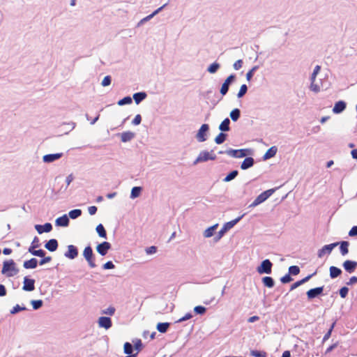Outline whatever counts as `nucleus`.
<instances>
[{"label": "nucleus", "mask_w": 357, "mask_h": 357, "mask_svg": "<svg viewBox=\"0 0 357 357\" xmlns=\"http://www.w3.org/2000/svg\"><path fill=\"white\" fill-rule=\"evenodd\" d=\"M335 324H336V321H334L331 324L330 328L328 329V331H327V333L324 335V336L323 337V340H322L323 342H326V340H328L330 338L332 331L335 326Z\"/></svg>", "instance_id": "obj_47"}, {"label": "nucleus", "mask_w": 357, "mask_h": 357, "mask_svg": "<svg viewBox=\"0 0 357 357\" xmlns=\"http://www.w3.org/2000/svg\"><path fill=\"white\" fill-rule=\"evenodd\" d=\"M96 230L100 237L107 238V232L104 226L102 224L98 225L96 228Z\"/></svg>", "instance_id": "obj_34"}, {"label": "nucleus", "mask_w": 357, "mask_h": 357, "mask_svg": "<svg viewBox=\"0 0 357 357\" xmlns=\"http://www.w3.org/2000/svg\"><path fill=\"white\" fill-rule=\"evenodd\" d=\"M153 18L152 15L150 14L147 15L146 17L142 19L137 24V27L141 26L142 24H144L145 22L149 21Z\"/></svg>", "instance_id": "obj_57"}, {"label": "nucleus", "mask_w": 357, "mask_h": 357, "mask_svg": "<svg viewBox=\"0 0 357 357\" xmlns=\"http://www.w3.org/2000/svg\"><path fill=\"white\" fill-rule=\"evenodd\" d=\"M35 229L39 234H41L44 232H50L52 230V225L50 222H46L44 225H36Z\"/></svg>", "instance_id": "obj_17"}, {"label": "nucleus", "mask_w": 357, "mask_h": 357, "mask_svg": "<svg viewBox=\"0 0 357 357\" xmlns=\"http://www.w3.org/2000/svg\"><path fill=\"white\" fill-rule=\"evenodd\" d=\"M349 288L347 287H342L339 289V294L341 298H345L349 293Z\"/></svg>", "instance_id": "obj_50"}, {"label": "nucleus", "mask_w": 357, "mask_h": 357, "mask_svg": "<svg viewBox=\"0 0 357 357\" xmlns=\"http://www.w3.org/2000/svg\"><path fill=\"white\" fill-rule=\"evenodd\" d=\"M31 303L33 310H38L43 306V301L42 300H32Z\"/></svg>", "instance_id": "obj_48"}, {"label": "nucleus", "mask_w": 357, "mask_h": 357, "mask_svg": "<svg viewBox=\"0 0 357 357\" xmlns=\"http://www.w3.org/2000/svg\"><path fill=\"white\" fill-rule=\"evenodd\" d=\"M62 156V153L47 154L43 156V160L45 163H51L60 159Z\"/></svg>", "instance_id": "obj_16"}, {"label": "nucleus", "mask_w": 357, "mask_h": 357, "mask_svg": "<svg viewBox=\"0 0 357 357\" xmlns=\"http://www.w3.org/2000/svg\"><path fill=\"white\" fill-rule=\"evenodd\" d=\"M147 97V94L144 91L137 92L133 94V99L137 105H139L141 102L145 100Z\"/></svg>", "instance_id": "obj_22"}, {"label": "nucleus", "mask_w": 357, "mask_h": 357, "mask_svg": "<svg viewBox=\"0 0 357 357\" xmlns=\"http://www.w3.org/2000/svg\"><path fill=\"white\" fill-rule=\"evenodd\" d=\"M19 272L16 268V264L13 259L6 260L3 264L1 273L7 277H13Z\"/></svg>", "instance_id": "obj_2"}, {"label": "nucleus", "mask_w": 357, "mask_h": 357, "mask_svg": "<svg viewBox=\"0 0 357 357\" xmlns=\"http://www.w3.org/2000/svg\"><path fill=\"white\" fill-rule=\"evenodd\" d=\"M111 82H112V77H111V76L110 75H107V76H105L103 78V79H102V81L101 82V85L102 86H107L111 84Z\"/></svg>", "instance_id": "obj_55"}, {"label": "nucleus", "mask_w": 357, "mask_h": 357, "mask_svg": "<svg viewBox=\"0 0 357 357\" xmlns=\"http://www.w3.org/2000/svg\"><path fill=\"white\" fill-rule=\"evenodd\" d=\"M216 156H210V153L206 151H202L199 153L196 160L193 162V165H195L199 162H206L209 160H215Z\"/></svg>", "instance_id": "obj_8"}, {"label": "nucleus", "mask_w": 357, "mask_h": 357, "mask_svg": "<svg viewBox=\"0 0 357 357\" xmlns=\"http://www.w3.org/2000/svg\"><path fill=\"white\" fill-rule=\"evenodd\" d=\"M114 268H115V266H114V264H113V262L112 261H107L102 266V268L105 269V270L113 269Z\"/></svg>", "instance_id": "obj_58"}, {"label": "nucleus", "mask_w": 357, "mask_h": 357, "mask_svg": "<svg viewBox=\"0 0 357 357\" xmlns=\"http://www.w3.org/2000/svg\"><path fill=\"white\" fill-rule=\"evenodd\" d=\"M338 245H340V251L342 255L344 256L349 252V243L346 241H342L340 242H337Z\"/></svg>", "instance_id": "obj_26"}, {"label": "nucleus", "mask_w": 357, "mask_h": 357, "mask_svg": "<svg viewBox=\"0 0 357 357\" xmlns=\"http://www.w3.org/2000/svg\"><path fill=\"white\" fill-rule=\"evenodd\" d=\"M209 131L208 124L204 123L201 126L196 135V139L199 142H204L208 139V133Z\"/></svg>", "instance_id": "obj_7"}, {"label": "nucleus", "mask_w": 357, "mask_h": 357, "mask_svg": "<svg viewBox=\"0 0 357 357\" xmlns=\"http://www.w3.org/2000/svg\"><path fill=\"white\" fill-rule=\"evenodd\" d=\"M342 266L347 273H352L357 268V261L348 259L344 261Z\"/></svg>", "instance_id": "obj_14"}, {"label": "nucleus", "mask_w": 357, "mask_h": 357, "mask_svg": "<svg viewBox=\"0 0 357 357\" xmlns=\"http://www.w3.org/2000/svg\"><path fill=\"white\" fill-rule=\"evenodd\" d=\"M300 273V268L298 266H291L289 267L288 273L290 275H297Z\"/></svg>", "instance_id": "obj_44"}, {"label": "nucleus", "mask_w": 357, "mask_h": 357, "mask_svg": "<svg viewBox=\"0 0 357 357\" xmlns=\"http://www.w3.org/2000/svg\"><path fill=\"white\" fill-rule=\"evenodd\" d=\"M157 247L155 245H152L150 247H148L145 249V252L147 255H153L155 254L157 252Z\"/></svg>", "instance_id": "obj_56"}, {"label": "nucleus", "mask_w": 357, "mask_h": 357, "mask_svg": "<svg viewBox=\"0 0 357 357\" xmlns=\"http://www.w3.org/2000/svg\"><path fill=\"white\" fill-rule=\"evenodd\" d=\"M59 243L56 239L52 238L45 244V248L50 252H54L57 250Z\"/></svg>", "instance_id": "obj_20"}, {"label": "nucleus", "mask_w": 357, "mask_h": 357, "mask_svg": "<svg viewBox=\"0 0 357 357\" xmlns=\"http://www.w3.org/2000/svg\"><path fill=\"white\" fill-rule=\"evenodd\" d=\"M64 256L70 259H74L78 256V249L75 245H68V250L64 253Z\"/></svg>", "instance_id": "obj_13"}, {"label": "nucleus", "mask_w": 357, "mask_h": 357, "mask_svg": "<svg viewBox=\"0 0 357 357\" xmlns=\"http://www.w3.org/2000/svg\"><path fill=\"white\" fill-rule=\"evenodd\" d=\"M349 236H357V226H354L351 227L350 231H349Z\"/></svg>", "instance_id": "obj_64"}, {"label": "nucleus", "mask_w": 357, "mask_h": 357, "mask_svg": "<svg viewBox=\"0 0 357 357\" xmlns=\"http://www.w3.org/2000/svg\"><path fill=\"white\" fill-rule=\"evenodd\" d=\"M292 280H293V278H291V275H290L289 273H287L286 275H284V276H282L280 278V282L282 284L289 283V282H291Z\"/></svg>", "instance_id": "obj_54"}, {"label": "nucleus", "mask_w": 357, "mask_h": 357, "mask_svg": "<svg viewBox=\"0 0 357 357\" xmlns=\"http://www.w3.org/2000/svg\"><path fill=\"white\" fill-rule=\"evenodd\" d=\"M243 66V61L241 59L237 60L233 65L234 68L236 70L241 69Z\"/></svg>", "instance_id": "obj_63"}, {"label": "nucleus", "mask_w": 357, "mask_h": 357, "mask_svg": "<svg viewBox=\"0 0 357 357\" xmlns=\"http://www.w3.org/2000/svg\"><path fill=\"white\" fill-rule=\"evenodd\" d=\"M111 248L112 245L110 243L107 241H103L96 246V250L101 256H105Z\"/></svg>", "instance_id": "obj_11"}, {"label": "nucleus", "mask_w": 357, "mask_h": 357, "mask_svg": "<svg viewBox=\"0 0 357 357\" xmlns=\"http://www.w3.org/2000/svg\"><path fill=\"white\" fill-rule=\"evenodd\" d=\"M225 153L227 155L231 157L235 158H241L249 155L250 153V150L248 149H233L229 148L225 150Z\"/></svg>", "instance_id": "obj_5"}, {"label": "nucleus", "mask_w": 357, "mask_h": 357, "mask_svg": "<svg viewBox=\"0 0 357 357\" xmlns=\"http://www.w3.org/2000/svg\"><path fill=\"white\" fill-rule=\"evenodd\" d=\"M324 289V286L317 287L309 289L306 292V295H307V299L309 301H311V300H312V299H314L315 298H317L319 296L322 295Z\"/></svg>", "instance_id": "obj_9"}, {"label": "nucleus", "mask_w": 357, "mask_h": 357, "mask_svg": "<svg viewBox=\"0 0 357 357\" xmlns=\"http://www.w3.org/2000/svg\"><path fill=\"white\" fill-rule=\"evenodd\" d=\"M245 213L241 215L234 220L225 223L221 229L218 231V234L214 237V241H219L229 229L233 228L245 216Z\"/></svg>", "instance_id": "obj_1"}, {"label": "nucleus", "mask_w": 357, "mask_h": 357, "mask_svg": "<svg viewBox=\"0 0 357 357\" xmlns=\"http://www.w3.org/2000/svg\"><path fill=\"white\" fill-rule=\"evenodd\" d=\"M258 66H255L254 67L252 68V69H250L246 74V79L248 81H250L251 79L252 78L253 75H254V73L258 69Z\"/></svg>", "instance_id": "obj_51"}, {"label": "nucleus", "mask_w": 357, "mask_h": 357, "mask_svg": "<svg viewBox=\"0 0 357 357\" xmlns=\"http://www.w3.org/2000/svg\"><path fill=\"white\" fill-rule=\"evenodd\" d=\"M83 257L87 261L90 268H93L97 266V265L95 263L96 257L91 245L85 247L83 251Z\"/></svg>", "instance_id": "obj_4"}, {"label": "nucleus", "mask_w": 357, "mask_h": 357, "mask_svg": "<svg viewBox=\"0 0 357 357\" xmlns=\"http://www.w3.org/2000/svg\"><path fill=\"white\" fill-rule=\"evenodd\" d=\"M24 310H26V307L24 305L20 306V305L17 304L13 307V309L10 310V312L11 314H15L18 313L19 312L24 311Z\"/></svg>", "instance_id": "obj_45"}, {"label": "nucleus", "mask_w": 357, "mask_h": 357, "mask_svg": "<svg viewBox=\"0 0 357 357\" xmlns=\"http://www.w3.org/2000/svg\"><path fill=\"white\" fill-rule=\"evenodd\" d=\"M133 351V346L131 343L126 342L123 345V352L126 354H131Z\"/></svg>", "instance_id": "obj_42"}, {"label": "nucleus", "mask_w": 357, "mask_h": 357, "mask_svg": "<svg viewBox=\"0 0 357 357\" xmlns=\"http://www.w3.org/2000/svg\"><path fill=\"white\" fill-rule=\"evenodd\" d=\"M52 261V257L50 256H48V257H42V259L40 260L39 261V264L40 266L42 265H44L47 263H49Z\"/></svg>", "instance_id": "obj_60"}, {"label": "nucleus", "mask_w": 357, "mask_h": 357, "mask_svg": "<svg viewBox=\"0 0 357 357\" xmlns=\"http://www.w3.org/2000/svg\"><path fill=\"white\" fill-rule=\"evenodd\" d=\"M229 116L233 121H237L241 116V110L238 108L234 109L231 111Z\"/></svg>", "instance_id": "obj_33"}, {"label": "nucleus", "mask_w": 357, "mask_h": 357, "mask_svg": "<svg viewBox=\"0 0 357 357\" xmlns=\"http://www.w3.org/2000/svg\"><path fill=\"white\" fill-rule=\"evenodd\" d=\"M206 311V308L202 305H197L194 307V312L197 314H204Z\"/></svg>", "instance_id": "obj_49"}, {"label": "nucleus", "mask_w": 357, "mask_h": 357, "mask_svg": "<svg viewBox=\"0 0 357 357\" xmlns=\"http://www.w3.org/2000/svg\"><path fill=\"white\" fill-rule=\"evenodd\" d=\"M278 151V149L276 146H271L270 149L267 150V151L265 153V154L263 156V159L264 160H266L268 159H270L273 157H274Z\"/></svg>", "instance_id": "obj_25"}, {"label": "nucleus", "mask_w": 357, "mask_h": 357, "mask_svg": "<svg viewBox=\"0 0 357 357\" xmlns=\"http://www.w3.org/2000/svg\"><path fill=\"white\" fill-rule=\"evenodd\" d=\"M347 107V103L344 100H339L335 103V105L333 108V112L334 114H340Z\"/></svg>", "instance_id": "obj_19"}, {"label": "nucleus", "mask_w": 357, "mask_h": 357, "mask_svg": "<svg viewBox=\"0 0 357 357\" xmlns=\"http://www.w3.org/2000/svg\"><path fill=\"white\" fill-rule=\"evenodd\" d=\"M264 285L268 288H272L275 285V281L273 278L270 276H265L262 278Z\"/></svg>", "instance_id": "obj_30"}, {"label": "nucleus", "mask_w": 357, "mask_h": 357, "mask_svg": "<svg viewBox=\"0 0 357 357\" xmlns=\"http://www.w3.org/2000/svg\"><path fill=\"white\" fill-rule=\"evenodd\" d=\"M248 91V86L246 84H242L240 87L238 93H237V98H241L243 97Z\"/></svg>", "instance_id": "obj_43"}, {"label": "nucleus", "mask_w": 357, "mask_h": 357, "mask_svg": "<svg viewBox=\"0 0 357 357\" xmlns=\"http://www.w3.org/2000/svg\"><path fill=\"white\" fill-rule=\"evenodd\" d=\"M338 245V243H333L331 244L325 245L320 250H318V257L321 258L326 254L330 255L332 250Z\"/></svg>", "instance_id": "obj_10"}, {"label": "nucleus", "mask_w": 357, "mask_h": 357, "mask_svg": "<svg viewBox=\"0 0 357 357\" xmlns=\"http://www.w3.org/2000/svg\"><path fill=\"white\" fill-rule=\"evenodd\" d=\"M355 284H357V277L356 276H352L349 278V281L346 282V284L347 286H351Z\"/></svg>", "instance_id": "obj_62"}, {"label": "nucleus", "mask_w": 357, "mask_h": 357, "mask_svg": "<svg viewBox=\"0 0 357 357\" xmlns=\"http://www.w3.org/2000/svg\"><path fill=\"white\" fill-rule=\"evenodd\" d=\"M220 68V64L218 62H214L211 63L208 68L207 71L211 74L215 73L218 69Z\"/></svg>", "instance_id": "obj_38"}, {"label": "nucleus", "mask_w": 357, "mask_h": 357, "mask_svg": "<svg viewBox=\"0 0 357 357\" xmlns=\"http://www.w3.org/2000/svg\"><path fill=\"white\" fill-rule=\"evenodd\" d=\"M132 102V98L130 96H126L123 98L119 100L117 102V104L119 106H123L125 105H130Z\"/></svg>", "instance_id": "obj_41"}, {"label": "nucleus", "mask_w": 357, "mask_h": 357, "mask_svg": "<svg viewBox=\"0 0 357 357\" xmlns=\"http://www.w3.org/2000/svg\"><path fill=\"white\" fill-rule=\"evenodd\" d=\"M321 70V66L317 65L314 67V70L310 76V81L312 82H314L317 75L319 74V71Z\"/></svg>", "instance_id": "obj_46"}, {"label": "nucleus", "mask_w": 357, "mask_h": 357, "mask_svg": "<svg viewBox=\"0 0 357 357\" xmlns=\"http://www.w3.org/2000/svg\"><path fill=\"white\" fill-rule=\"evenodd\" d=\"M33 256L39 257H44L46 255V252L45 250L42 249L39 250H35L34 251L31 252V253Z\"/></svg>", "instance_id": "obj_53"}, {"label": "nucleus", "mask_w": 357, "mask_h": 357, "mask_svg": "<svg viewBox=\"0 0 357 357\" xmlns=\"http://www.w3.org/2000/svg\"><path fill=\"white\" fill-rule=\"evenodd\" d=\"M230 120L229 118H225L220 124L218 128L222 132H227L230 130Z\"/></svg>", "instance_id": "obj_28"}, {"label": "nucleus", "mask_w": 357, "mask_h": 357, "mask_svg": "<svg viewBox=\"0 0 357 357\" xmlns=\"http://www.w3.org/2000/svg\"><path fill=\"white\" fill-rule=\"evenodd\" d=\"M227 135L224 132H220L215 138L214 141L217 144H221L227 139Z\"/></svg>", "instance_id": "obj_35"}, {"label": "nucleus", "mask_w": 357, "mask_h": 357, "mask_svg": "<svg viewBox=\"0 0 357 357\" xmlns=\"http://www.w3.org/2000/svg\"><path fill=\"white\" fill-rule=\"evenodd\" d=\"M143 344L141 341V340H137V341L135 343L134 347L137 351V354L139 351H140L142 349Z\"/></svg>", "instance_id": "obj_59"}, {"label": "nucleus", "mask_w": 357, "mask_h": 357, "mask_svg": "<svg viewBox=\"0 0 357 357\" xmlns=\"http://www.w3.org/2000/svg\"><path fill=\"white\" fill-rule=\"evenodd\" d=\"M38 260L36 258H31L29 260H26L24 262L23 266L26 269H33L37 267Z\"/></svg>", "instance_id": "obj_23"}, {"label": "nucleus", "mask_w": 357, "mask_h": 357, "mask_svg": "<svg viewBox=\"0 0 357 357\" xmlns=\"http://www.w3.org/2000/svg\"><path fill=\"white\" fill-rule=\"evenodd\" d=\"M98 325L100 328H104L105 329H109L112 326V319L109 317H100L98 319Z\"/></svg>", "instance_id": "obj_15"}, {"label": "nucleus", "mask_w": 357, "mask_h": 357, "mask_svg": "<svg viewBox=\"0 0 357 357\" xmlns=\"http://www.w3.org/2000/svg\"><path fill=\"white\" fill-rule=\"evenodd\" d=\"M142 191V188L140 186H135L132 188L130 196L131 199H135L138 197Z\"/></svg>", "instance_id": "obj_32"}, {"label": "nucleus", "mask_w": 357, "mask_h": 357, "mask_svg": "<svg viewBox=\"0 0 357 357\" xmlns=\"http://www.w3.org/2000/svg\"><path fill=\"white\" fill-rule=\"evenodd\" d=\"M218 227V224H215L213 226H211L208 227L204 231V236L205 238H210L213 236L215 231L216 230L217 227Z\"/></svg>", "instance_id": "obj_29"}, {"label": "nucleus", "mask_w": 357, "mask_h": 357, "mask_svg": "<svg viewBox=\"0 0 357 357\" xmlns=\"http://www.w3.org/2000/svg\"><path fill=\"white\" fill-rule=\"evenodd\" d=\"M141 121H142V116H141V115L140 114H137L135 116V117L134 118V119L132 120V123L134 126H137V125H139L141 123Z\"/></svg>", "instance_id": "obj_61"}, {"label": "nucleus", "mask_w": 357, "mask_h": 357, "mask_svg": "<svg viewBox=\"0 0 357 357\" xmlns=\"http://www.w3.org/2000/svg\"><path fill=\"white\" fill-rule=\"evenodd\" d=\"M135 136V134L131 131L123 132L121 135V139L123 142H128L132 140Z\"/></svg>", "instance_id": "obj_24"}, {"label": "nucleus", "mask_w": 357, "mask_h": 357, "mask_svg": "<svg viewBox=\"0 0 357 357\" xmlns=\"http://www.w3.org/2000/svg\"><path fill=\"white\" fill-rule=\"evenodd\" d=\"M273 263L268 259L263 260L257 266V271L259 274H271L272 273Z\"/></svg>", "instance_id": "obj_6"}, {"label": "nucleus", "mask_w": 357, "mask_h": 357, "mask_svg": "<svg viewBox=\"0 0 357 357\" xmlns=\"http://www.w3.org/2000/svg\"><path fill=\"white\" fill-rule=\"evenodd\" d=\"M230 85L231 84H229V82L225 80L220 89V93L222 96H225L228 93Z\"/></svg>", "instance_id": "obj_40"}, {"label": "nucleus", "mask_w": 357, "mask_h": 357, "mask_svg": "<svg viewBox=\"0 0 357 357\" xmlns=\"http://www.w3.org/2000/svg\"><path fill=\"white\" fill-rule=\"evenodd\" d=\"M275 191V188L267 190L263 192H261L260 195H259L253 201L252 204L249 205V208H254L260 204L265 202L268 198H269L273 192Z\"/></svg>", "instance_id": "obj_3"}, {"label": "nucleus", "mask_w": 357, "mask_h": 357, "mask_svg": "<svg viewBox=\"0 0 357 357\" xmlns=\"http://www.w3.org/2000/svg\"><path fill=\"white\" fill-rule=\"evenodd\" d=\"M39 247H40L39 238L37 236H35L31 243L30 247L28 249L29 252L31 253V252L34 251L35 250H36V248H38Z\"/></svg>", "instance_id": "obj_37"}, {"label": "nucleus", "mask_w": 357, "mask_h": 357, "mask_svg": "<svg viewBox=\"0 0 357 357\" xmlns=\"http://www.w3.org/2000/svg\"><path fill=\"white\" fill-rule=\"evenodd\" d=\"M329 272H330V277L331 279H335V278L339 277L342 273V270L340 268L334 266H331L330 267Z\"/></svg>", "instance_id": "obj_27"}, {"label": "nucleus", "mask_w": 357, "mask_h": 357, "mask_svg": "<svg viewBox=\"0 0 357 357\" xmlns=\"http://www.w3.org/2000/svg\"><path fill=\"white\" fill-rule=\"evenodd\" d=\"M238 175V170H232L224 178V182H229L232 180H234L237 176Z\"/></svg>", "instance_id": "obj_36"}, {"label": "nucleus", "mask_w": 357, "mask_h": 357, "mask_svg": "<svg viewBox=\"0 0 357 357\" xmlns=\"http://www.w3.org/2000/svg\"><path fill=\"white\" fill-rule=\"evenodd\" d=\"M250 355L254 357H266V352L259 351L257 350H252L250 351Z\"/></svg>", "instance_id": "obj_52"}, {"label": "nucleus", "mask_w": 357, "mask_h": 357, "mask_svg": "<svg viewBox=\"0 0 357 357\" xmlns=\"http://www.w3.org/2000/svg\"><path fill=\"white\" fill-rule=\"evenodd\" d=\"M169 326L170 323L169 322H160L157 324L156 328L160 333H165L167 331Z\"/></svg>", "instance_id": "obj_31"}, {"label": "nucleus", "mask_w": 357, "mask_h": 357, "mask_svg": "<svg viewBox=\"0 0 357 357\" xmlns=\"http://www.w3.org/2000/svg\"><path fill=\"white\" fill-rule=\"evenodd\" d=\"M82 211L81 209H73L69 211L68 217L71 219H76L81 216Z\"/></svg>", "instance_id": "obj_39"}, {"label": "nucleus", "mask_w": 357, "mask_h": 357, "mask_svg": "<svg viewBox=\"0 0 357 357\" xmlns=\"http://www.w3.org/2000/svg\"><path fill=\"white\" fill-rule=\"evenodd\" d=\"M255 164V160L252 157H246L241 162V168L243 170H246L252 167Z\"/></svg>", "instance_id": "obj_21"}, {"label": "nucleus", "mask_w": 357, "mask_h": 357, "mask_svg": "<svg viewBox=\"0 0 357 357\" xmlns=\"http://www.w3.org/2000/svg\"><path fill=\"white\" fill-rule=\"evenodd\" d=\"M70 220L68 215L64 214L61 217H59L55 220V225L57 227H68L69 225Z\"/></svg>", "instance_id": "obj_18"}, {"label": "nucleus", "mask_w": 357, "mask_h": 357, "mask_svg": "<svg viewBox=\"0 0 357 357\" xmlns=\"http://www.w3.org/2000/svg\"><path fill=\"white\" fill-rule=\"evenodd\" d=\"M22 289L26 291H32L35 289V280L27 276L24 278Z\"/></svg>", "instance_id": "obj_12"}]
</instances>
